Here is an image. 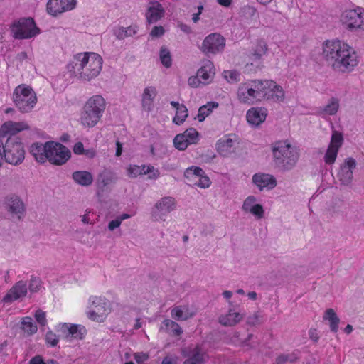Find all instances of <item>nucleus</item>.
I'll use <instances>...</instances> for the list:
<instances>
[{
  "label": "nucleus",
  "instance_id": "nucleus-61",
  "mask_svg": "<svg viewBox=\"0 0 364 364\" xmlns=\"http://www.w3.org/2000/svg\"><path fill=\"white\" fill-rule=\"evenodd\" d=\"M188 83L192 87H198L202 85L201 80L197 73L196 76H191L188 78Z\"/></svg>",
  "mask_w": 364,
  "mask_h": 364
},
{
  "label": "nucleus",
  "instance_id": "nucleus-37",
  "mask_svg": "<svg viewBox=\"0 0 364 364\" xmlns=\"http://www.w3.org/2000/svg\"><path fill=\"white\" fill-rule=\"evenodd\" d=\"M338 108L339 100L336 97H331L326 106L320 108L318 112L323 117L325 115H334L337 113Z\"/></svg>",
  "mask_w": 364,
  "mask_h": 364
},
{
  "label": "nucleus",
  "instance_id": "nucleus-32",
  "mask_svg": "<svg viewBox=\"0 0 364 364\" xmlns=\"http://www.w3.org/2000/svg\"><path fill=\"white\" fill-rule=\"evenodd\" d=\"M101 115L97 114L95 112L86 108L84 106L83 112L81 114V123L87 127H93L99 122Z\"/></svg>",
  "mask_w": 364,
  "mask_h": 364
},
{
  "label": "nucleus",
  "instance_id": "nucleus-2",
  "mask_svg": "<svg viewBox=\"0 0 364 364\" xmlns=\"http://www.w3.org/2000/svg\"><path fill=\"white\" fill-rule=\"evenodd\" d=\"M102 68V58L92 53L77 54L73 61L71 72L82 80L90 81L97 77Z\"/></svg>",
  "mask_w": 364,
  "mask_h": 364
},
{
  "label": "nucleus",
  "instance_id": "nucleus-53",
  "mask_svg": "<svg viewBox=\"0 0 364 364\" xmlns=\"http://www.w3.org/2000/svg\"><path fill=\"white\" fill-rule=\"evenodd\" d=\"M87 315L90 320L96 322H103L107 316L105 314H100L98 311L95 309L89 311Z\"/></svg>",
  "mask_w": 364,
  "mask_h": 364
},
{
  "label": "nucleus",
  "instance_id": "nucleus-51",
  "mask_svg": "<svg viewBox=\"0 0 364 364\" xmlns=\"http://www.w3.org/2000/svg\"><path fill=\"white\" fill-rule=\"evenodd\" d=\"M115 181V178L113 176L108 173H104L100 175L98 178V183L102 187L107 186Z\"/></svg>",
  "mask_w": 364,
  "mask_h": 364
},
{
  "label": "nucleus",
  "instance_id": "nucleus-64",
  "mask_svg": "<svg viewBox=\"0 0 364 364\" xmlns=\"http://www.w3.org/2000/svg\"><path fill=\"white\" fill-rule=\"evenodd\" d=\"M29 364H48V360L46 363L41 356L36 355L30 360Z\"/></svg>",
  "mask_w": 364,
  "mask_h": 364
},
{
  "label": "nucleus",
  "instance_id": "nucleus-36",
  "mask_svg": "<svg viewBox=\"0 0 364 364\" xmlns=\"http://www.w3.org/2000/svg\"><path fill=\"white\" fill-rule=\"evenodd\" d=\"M267 49V45L264 41H258L252 48L250 53L251 60L254 61L260 60L266 55Z\"/></svg>",
  "mask_w": 364,
  "mask_h": 364
},
{
  "label": "nucleus",
  "instance_id": "nucleus-25",
  "mask_svg": "<svg viewBox=\"0 0 364 364\" xmlns=\"http://www.w3.org/2000/svg\"><path fill=\"white\" fill-rule=\"evenodd\" d=\"M89 303L95 310L98 311L100 314L107 316L111 311L110 301L103 296H92L89 299Z\"/></svg>",
  "mask_w": 364,
  "mask_h": 364
},
{
  "label": "nucleus",
  "instance_id": "nucleus-38",
  "mask_svg": "<svg viewBox=\"0 0 364 364\" xmlns=\"http://www.w3.org/2000/svg\"><path fill=\"white\" fill-rule=\"evenodd\" d=\"M323 319L329 322L330 329L331 331L334 333L338 331L340 318L338 317L333 309H328L326 310L323 316Z\"/></svg>",
  "mask_w": 364,
  "mask_h": 364
},
{
  "label": "nucleus",
  "instance_id": "nucleus-34",
  "mask_svg": "<svg viewBox=\"0 0 364 364\" xmlns=\"http://www.w3.org/2000/svg\"><path fill=\"white\" fill-rule=\"evenodd\" d=\"M47 142L45 144L35 143L31 146V152L36 160L44 163L47 160Z\"/></svg>",
  "mask_w": 364,
  "mask_h": 364
},
{
  "label": "nucleus",
  "instance_id": "nucleus-59",
  "mask_svg": "<svg viewBox=\"0 0 364 364\" xmlns=\"http://www.w3.org/2000/svg\"><path fill=\"white\" fill-rule=\"evenodd\" d=\"M128 175L132 178H136L138 176H141V172H140L139 166L137 165H131L128 169Z\"/></svg>",
  "mask_w": 364,
  "mask_h": 364
},
{
  "label": "nucleus",
  "instance_id": "nucleus-9",
  "mask_svg": "<svg viewBox=\"0 0 364 364\" xmlns=\"http://www.w3.org/2000/svg\"><path fill=\"white\" fill-rule=\"evenodd\" d=\"M341 21L349 31H364V11L362 12L360 8L344 11Z\"/></svg>",
  "mask_w": 364,
  "mask_h": 364
},
{
  "label": "nucleus",
  "instance_id": "nucleus-26",
  "mask_svg": "<svg viewBox=\"0 0 364 364\" xmlns=\"http://www.w3.org/2000/svg\"><path fill=\"white\" fill-rule=\"evenodd\" d=\"M61 331L66 335L67 338L76 339H82L86 333V330L83 326L66 323L61 326Z\"/></svg>",
  "mask_w": 364,
  "mask_h": 364
},
{
  "label": "nucleus",
  "instance_id": "nucleus-23",
  "mask_svg": "<svg viewBox=\"0 0 364 364\" xmlns=\"http://www.w3.org/2000/svg\"><path fill=\"white\" fill-rule=\"evenodd\" d=\"M267 110L264 107H252L250 109L246 115L247 122L254 126H258L266 119Z\"/></svg>",
  "mask_w": 364,
  "mask_h": 364
},
{
  "label": "nucleus",
  "instance_id": "nucleus-8",
  "mask_svg": "<svg viewBox=\"0 0 364 364\" xmlns=\"http://www.w3.org/2000/svg\"><path fill=\"white\" fill-rule=\"evenodd\" d=\"M47 149V160L52 164H64L70 158V150L58 142L48 141Z\"/></svg>",
  "mask_w": 364,
  "mask_h": 364
},
{
  "label": "nucleus",
  "instance_id": "nucleus-47",
  "mask_svg": "<svg viewBox=\"0 0 364 364\" xmlns=\"http://www.w3.org/2000/svg\"><path fill=\"white\" fill-rule=\"evenodd\" d=\"M160 60L162 65L168 68L172 65V59L170 51L164 46L161 48L159 53Z\"/></svg>",
  "mask_w": 364,
  "mask_h": 364
},
{
  "label": "nucleus",
  "instance_id": "nucleus-63",
  "mask_svg": "<svg viewBox=\"0 0 364 364\" xmlns=\"http://www.w3.org/2000/svg\"><path fill=\"white\" fill-rule=\"evenodd\" d=\"M121 225V222L117 218L115 220L110 221L108 224V229L110 231L114 230L116 228H119Z\"/></svg>",
  "mask_w": 364,
  "mask_h": 364
},
{
  "label": "nucleus",
  "instance_id": "nucleus-17",
  "mask_svg": "<svg viewBox=\"0 0 364 364\" xmlns=\"http://www.w3.org/2000/svg\"><path fill=\"white\" fill-rule=\"evenodd\" d=\"M28 291L26 282L21 280L16 282L4 296V303H11L26 296Z\"/></svg>",
  "mask_w": 364,
  "mask_h": 364
},
{
  "label": "nucleus",
  "instance_id": "nucleus-42",
  "mask_svg": "<svg viewBox=\"0 0 364 364\" xmlns=\"http://www.w3.org/2000/svg\"><path fill=\"white\" fill-rule=\"evenodd\" d=\"M239 333L235 332L233 334V336L232 338V342L237 346H242V347H247L248 348H252L255 346L253 343H251L250 341H252L254 338V335L252 333L248 334L247 337L244 340H240L239 338Z\"/></svg>",
  "mask_w": 364,
  "mask_h": 364
},
{
  "label": "nucleus",
  "instance_id": "nucleus-50",
  "mask_svg": "<svg viewBox=\"0 0 364 364\" xmlns=\"http://www.w3.org/2000/svg\"><path fill=\"white\" fill-rule=\"evenodd\" d=\"M185 138L190 142L191 144L196 143L198 138V132L194 128L187 129L183 133Z\"/></svg>",
  "mask_w": 364,
  "mask_h": 364
},
{
  "label": "nucleus",
  "instance_id": "nucleus-22",
  "mask_svg": "<svg viewBox=\"0 0 364 364\" xmlns=\"http://www.w3.org/2000/svg\"><path fill=\"white\" fill-rule=\"evenodd\" d=\"M197 74L200 78L203 85L209 84L215 75L213 63L209 60H203L202 66L197 71Z\"/></svg>",
  "mask_w": 364,
  "mask_h": 364
},
{
  "label": "nucleus",
  "instance_id": "nucleus-60",
  "mask_svg": "<svg viewBox=\"0 0 364 364\" xmlns=\"http://www.w3.org/2000/svg\"><path fill=\"white\" fill-rule=\"evenodd\" d=\"M165 33V30L163 26H154L150 32V36L152 38H159L162 36Z\"/></svg>",
  "mask_w": 364,
  "mask_h": 364
},
{
  "label": "nucleus",
  "instance_id": "nucleus-4",
  "mask_svg": "<svg viewBox=\"0 0 364 364\" xmlns=\"http://www.w3.org/2000/svg\"><path fill=\"white\" fill-rule=\"evenodd\" d=\"M13 100L15 105L21 112L31 111L37 102L35 92L26 85H20L15 88Z\"/></svg>",
  "mask_w": 364,
  "mask_h": 364
},
{
  "label": "nucleus",
  "instance_id": "nucleus-29",
  "mask_svg": "<svg viewBox=\"0 0 364 364\" xmlns=\"http://www.w3.org/2000/svg\"><path fill=\"white\" fill-rule=\"evenodd\" d=\"M243 318V315L230 309L228 314H222L218 318V322L223 326H233Z\"/></svg>",
  "mask_w": 364,
  "mask_h": 364
},
{
  "label": "nucleus",
  "instance_id": "nucleus-24",
  "mask_svg": "<svg viewBox=\"0 0 364 364\" xmlns=\"http://www.w3.org/2000/svg\"><path fill=\"white\" fill-rule=\"evenodd\" d=\"M28 125L24 122H16L12 121H8L3 124L0 128L1 134H8L10 136H15V135L23 130L28 129Z\"/></svg>",
  "mask_w": 364,
  "mask_h": 364
},
{
  "label": "nucleus",
  "instance_id": "nucleus-19",
  "mask_svg": "<svg viewBox=\"0 0 364 364\" xmlns=\"http://www.w3.org/2000/svg\"><path fill=\"white\" fill-rule=\"evenodd\" d=\"M252 182L261 191L265 188L271 190L277 186L276 178L272 175L264 173L254 174Z\"/></svg>",
  "mask_w": 364,
  "mask_h": 364
},
{
  "label": "nucleus",
  "instance_id": "nucleus-16",
  "mask_svg": "<svg viewBox=\"0 0 364 364\" xmlns=\"http://www.w3.org/2000/svg\"><path fill=\"white\" fill-rule=\"evenodd\" d=\"M237 98L241 103L249 105H253L256 101H259L251 80L240 85L237 90Z\"/></svg>",
  "mask_w": 364,
  "mask_h": 364
},
{
  "label": "nucleus",
  "instance_id": "nucleus-18",
  "mask_svg": "<svg viewBox=\"0 0 364 364\" xmlns=\"http://www.w3.org/2000/svg\"><path fill=\"white\" fill-rule=\"evenodd\" d=\"M257 198L254 196H249L243 202L242 209L245 213H250L257 219L264 217V210L262 205L256 203Z\"/></svg>",
  "mask_w": 364,
  "mask_h": 364
},
{
  "label": "nucleus",
  "instance_id": "nucleus-11",
  "mask_svg": "<svg viewBox=\"0 0 364 364\" xmlns=\"http://www.w3.org/2000/svg\"><path fill=\"white\" fill-rule=\"evenodd\" d=\"M225 39L218 33L207 36L200 47V50L206 55H215L224 50Z\"/></svg>",
  "mask_w": 364,
  "mask_h": 364
},
{
  "label": "nucleus",
  "instance_id": "nucleus-46",
  "mask_svg": "<svg viewBox=\"0 0 364 364\" xmlns=\"http://www.w3.org/2000/svg\"><path fill=\"white\" fill-rule=\"evenodd\" d=\"M205 172L201 168L198 166H191L186 170L184 175L186 178L195 181L199 176H201Z\"/></svg>",
  "mask_w": 364,
  "mask_h": 364
},
{
  "label": "nucleus",
  "instance_id": "nucleus-62",
  "mask_svg": "<svg viewBox=\"0 0 364 364\" xmlns=\"http://www.w3.org/2000/svg\"><path fill=\"white\" fill-rule=\"evenodd\" d=\"M148 358L149 356L143 353H138L134 355V359L138 364H143Z\"/></svg>",
  "mask_w": 364,
  "mask_h": 364
},
{
  "label": "nucleus",
  "instance_id": "nucleus-58",
  "mask_svg": "<svg viewBox=\"0 0 364 364\" xmlns=\"http://www.w3.org/2000/svg\"><path fill=\"white\" fill-rule=\"evenodd\" d=\"M35 318L37 322L41 326H46L47 320L46 318V313L41 309H38L35 313Z\"/></svg>",
  "mask_w": 364,
  "mask_h": 364
},
{
  "label": "nucleus",
  "instance_id": "nucleus-55",
  "mask_svg": "<svg viewBox=\"0 0 364 364\" xmlns=\"http://www.w3.org/2000/svg\"><path fill=\"white\" fill-rule=\"evenodd\" d=\"M41 287V280L39 277H32L28 289L31 292H37L40 290V288Z\"/></svg>",
  "mask_w": 364,
  "mask_h": 364
},
{
  "label": "nucleus",
  "instance_id": "nucleus-1",
  "mask_svg": "<svg viewBox=\"0 0 364 364\" xmlns=\"http://www.w3.org/2000/svg\"><path fill=\"white\" fill-rule=\"evenodd\" d=\"M323 55L333 70L338 73H349L358 64L357 53L341 41H326L323 46Z\"/></svg>",
  "mask_w": 364,
  "mask_h": 364
},
{
  "label": "nucleus",
  "instance_id": "nucleus-52",
  "mask_svg": "<svg viewBox=\"0 0 364 364\" xmlns=\"http://www.w3.org/2000/svg\"><path fill=\"white\" fill-rule=\"evenodd\" d=\"M246 323L251 326L259 325L262 323V316L258 312H255L247 318Z\"/></svg>",
  "mask_w": 364,
  "mask_h": 364
},
{
  "label": "nucleus",
  "instance_id": "nucleus-35",
  "mask_svg": "<svg viewBox=\"0 0 364 364\" xmlns=\"http://www.w3.org/2000/svg\"><path fill=\"white\" fill-rule=\"evenodd\" d=\"M265 99L274 102H281L284 99V91L280 85L274 82V85H269Z\"/></svg>",
  "mask_w": 364,
  "mask_h": 364
},
{
  "label": "nucleus",
  "instance_id": "nucleus-27",
  "mask_svg": "<svg viewBox=\"0 0 364 364\" xmlns=\"http://www.w3.org/2000/svg\"><path fill=\"white\" fill-rule=\"evenodd\" d=\"M105 99L99 95L91 97L85 105L86 108L95 112L101 116H102V113L105 109Z\"/></svg>",
  "mask_w": 364,
  "mask_h": 364
},
{
  "label": "nucleus",
  "instance_id": "nucleus-13",
  "mask_svg": "<svg viewBox=\"0 0 364 364\" xmlns=\"http://www.w3.org/2000/svg\"><path fill=\"white\" fill-rule=\"evenodd\" d=\"M357 166V161L353 157H348L340 164L336 177L341 186H350L353 179V170Z\"/></svg>",
  "mask_w": 364,
  "mask_h": 364
},
{
  "label": "nucleus",
  "instance_id": "nucleus-49",
  "mask_svg": "<svg viewBox=\"0 0 364 364\" xmlns=\"http://www.w3.org/2000/svg\"><path fill=\"white\" fill-rule=\"evenodd\" d=\"M173 144L175 147L181 151L185 150L190 144V142L187 140V138H185L184 134H177L174 139Z\"/></svg>",
  "mask_w": 364,
  "mask_h": 364
},
{
  "label": "nucleus",
  "instance_id": "nucleus-43",
  "mask_svg": "<svg viewBox=\"0 0 364 364\" xmlns=\"http://www.w3.org/2000/svg\"><path fill=\"white\" fill-rule=\"evenodd\" d=\"M299 359L298 354L296 353H283L276 358V364H294Z\"/></svg>",
  "mask_w": 364,
  "mask_h": 364
},
{
  "label": "nucleus",
  "instance_id": "nucleus-41",
  "mask_svg": "<svg viewBox=\"0 0 364 364\" xmlns=\"http://www.w3.org/2000/svg\"><path fill=\"white\" fill-rule=\"evenodd\" d=\"M163 324L166 329L171 333L172 336H179L183 333V330L178 323L171 319H165Z\"/></svg>",
  "mask_w": 364,
  "mask_h": 364
},
{
  "label": "nucleus",
  "instance_id": "nucleus-12",
  "mask_svg": "<svg viewBox=\"0 0 364 364\" xmlns=\"http://www.w3.org/2000/svg\"><path fill=\"white\" fill-rule=\"evenodd\" d=\"M182 355L184 358L183 364H206L209 358L206 351L199 344L183 348Z\"/></svg>",
  "mask_w": 364,
  "mask_h": 364
},
{
  "label": "nucleus",
  "instance_id": "nucleus-20",
  "mask_svg": "<svg viewBox=\"0 0 364 364\" xmlns=\"http://www.w3.org/2000/svg\"><path fill=\"white\" fill-rule=\"evenodd\" d=\"M196 314V311L188 304L176 306L171 309V316L176 321H187Z\"/></svg>",
  "mask_w": 364,
  "mask_h": 364
},
{
  "label": "nucleus",
  "instance_id": "nucleus-57",
  "mask_svg": "<svg viewBox=\"0 0 364 364\" xmlns=\"http://www.w3.org/2000/svg\"><path fill=\"white\" fill-rule=\"evenodd\" d=\"M46 343L50 344L51 346H55L58 343V336L53 331H48L46 335Z\"/></svg>",
  "mask_w": 364,
  "mask_h": 364
},
{
  "label": "nucleus",
  "instance_id": "nucleus-31",
  "mask_svg": "<svg viewBox=\"0 0 364 364\" xmlns=\"http://www.w3.org/2000/svg\"><path fill=\"white\" fill-rule=\"evenodd\" d=\"M251 82L259 101L265 99L269 85H274L272 80H253Z\"/></svg>",
  "mask_w": 364,
  "mask_h": 364
},
{
  "label": "nucleus",
  "instance_id": "nucleus-54",
  "mask_svg": "<svg viewBox=\"0 0 364 364\" xmlns=\"http://www.w3.org/2000/svg\"><path fill=\"white\" fill-rule=\"evenodd\" d=\"M223 75L229 82H235L240 80V73L236 70H225Z\"/></svg>",
  "mask_w": 364,
  "mask_h": 364
},
{
  "label": "nucleus",
  "instance_id": "nucleus-45",
  "mask_svg": "<svg viewBox=\"0 0 364 364\" xmlns=\"http://www.w3.org/2000/svg\"><path fill=\"white\" fill-rule=\"evenodd\" d=\"M140 172H141V175L149 174L148 178L149 179H156L160 176V172L158 169L155 168L151 165H141L139 166Z\"/></svg>",
  "mask_w": 364,
  "mask_h": 364
},
{
  "label": "nucleus",
  "instance_id": "nucleus-3",
  "mask_svg": "<svg viewBox=\"0 0 364 364\" xmlns=\"http://www.w3.org/2000/svg\"><path fill=\"white\" fill-rule=\"evenodd\" d=\"M274 165L283 171L291 170L299 159V149L287 141H279L272 146Z\"/></svg>",
  "mask_w": 364,
  "mask_h": 364
},
{
  "label": "nucleus",
  "instance_id": "nucleus-7",
  "mask_svg": "<svg viewBox=\"0 0 364 364\" xmlns=\"http://www.w3.org/2000/svg\"><path fill=\"white\" fill-rule=\"evenodd\" d=\"M177 201L171 196H164L158 200L151 209V218L155 221H165L168 214L176 210Z\"/></svg>",
  "mask_w": 364,
  "mask_h": 364
},
{
  "label": "nucleus",
  "instance_id": "nucleus-14",
  "mask_svg": "<svg viewBox=\"0 0 364 364\" xmlns=\"http://www.w3.org/2000/svg\"><path fill=\"white\" fill-rule=\"evenodd\" d=\"M343 142V137L341 133L338 131H333L331 142L324 155V161L326 164H333L337 158L339 149Z\"/></svg>",
  "mask_w": 364,
  "mask_h": 364
},
{
  "label": "nucleus",
  "instance_id": "nucleus-28",
  "mask_svg": "<svg viewBox=\"0 0 364 364\" xmlns=\"http://www.w3.org/2000/svg\"><path fill=\"white\" fill-rule=\"evenodd\" d=\"M157 95V91L155 87H146L143 92L141 96V105L143 108L147 111L152 110L154 107V100Z\"/></svg>",
  "mask_w": 364,
  "mask_h": 364
},
{
  "label": "nucleus",
  "instance_id": "nucleus-48",
  "mask_svg": "<svg viewBox=\"0 0 364 364\" xmlns=\"http://www.w3.org/2000/svg\"><path fill=\"white\" fill-rule=\"evenodd\" d=\"M188 114V109L186 107L183 105L181 106L180 108H178L176 112V115L173 117V122L176 124H181L187 118Z\"/></svg>",
  "mask_w": 364,
  "mask_h": 364
},
{
  "label": "nucleus",
  "instance_id": "nucleus-40",
  "mask_svg": "<svg viewBox=\"0 0 364 364\" xmlns=\"http://www.w3.org/2000/svg\"><path fill=\"white\" fill-rule=\"evenodd\" d=\"M218 103L215 102H209L206 105L201 106L198 109L197 119L199 122L205 120L214 108L218 107Z\"/></svg>",
  "mask_w": 364,
  "mask_h": 364
},
{
  "label": "nucleus",
  "instance_id": "nucleus-5",
  "mask_svg": "<svg viewBox=\"0 0 364 364\" xmlns=\"http://www.w3.org/2000/svg\"><path fill=\"white\" fill-rule=\"evenodd\" d=\"M25 157L23 144L16 136H9L4 144V158L6 162L17 166L21 164Z\"/></svg>",
  "mask_w": 364,
  "mask_h": 364
},
{
  "label": "nucleus",
  "instance_id": "nucleus-10",
  "mask_svg": "<svg viewBox=\"0 0 364 364\" xmlns=\"http://www.w3.org/2000/svg\"><path fill=\"white\" fill-rule=\"evenodd\" d=\"M2 208L12 217L22 220L26 211L23 200L16 194L6 196L3 200Z\"/></svg>",
  "mask_w": 364,
  "mask_h": 364
},
{
  "label": "nucleus",
  "instance_id": "nucleus-39",
  "mask_svg": "<svg viewBox=\"0 0 364 364\" xmlns=\"http://www.w3.org/2000/svg\"><path fill=\"white\" fill-rule=\"evenodd\" d=\"M138 27L130 26L129 27H119L114 29V34L119 40H123L127 37L133 36L137 33Z\"/></svg>",
  "mask_w": 364,
  "mask_h": 364
},
{
  "label": "nucleus",
  "instance_id": "nucleus-30",
  "mask_svg": "<svg viewBox=\"0 0 364 364\" xmlns=\"http://www.w3.org/2000/svg\"><path fill=\"white\" fill-rule=\"evenodd\" d=\"M235 141L230 137L225 136L219 139L216 144V149L220 155L227 157L233 153Z\"/></svg>",
  "mask_w": 364,
  "mask_h": 364
},
{
  "label": "nucleus",
  "instance_id": "nucleus-15",
  "mask_svg": "<svg viewBox=\"0 0 364 364\" xmlns=\"http://www.w3.org/2000/svg\"><path fill=\"white\" fill-rule=\"evenodd\" d=\"M76 5L77 0H48L46 10L50 15L57 16L64 12L74 9Z\"/></svg>",
  "mask_w": 364,
  "mask_h": 364
},
{
  "label": "nucleus",
  "instance_id": "nucleus-21",
  "mask_svg": "<svg viewBox=\"0 0 364 364\" xmlns=\"http://www.w3.org/2000/svg\"><path fill=\"white\" fill-rule=\"evenodd\" d=\"M164 9L159 2H150L146 12V23L148 24L156 23L164 16Z\"/></svg>",
  "mask_w": 364,
  "mask_h": 364
},
{
  "label": "nucleus",
  "instance_id": "nucleus-33",
  "mask_svg": "<svg viewBox=\"0 0 364 364\" xmlns=\"http://www.w3.org/2000/svg\"><path fill=\"white\" fill-rule=\"evenodd\" d=\"M72 178L76 183L82 186H89L93 182L92 173L86 171H77L73 172Z\"/></svg>",
  "mask_w": 364,
  "mask_h": 364
},
{
  "label": "nucleus",
  "instance_id": "nucleus-6",
  "mask_svg": "<svg viewBox=\"0 0 364 364\" xmlns=\"http://www.w3.org/2000/svg\"><path fill=\"white\" fill-rule=\"evenodd\" d=\"M11 31L13 37L16 39L31 38L36 36L40 31L32 18H21L14 22Z\"/></svg>",
  "mask_w": 364,
  "mask_h": 364
},
{
  "label": "nucleus",
  "instance_id": "nucleus-44",
  "mask_svg": "<svg viewBox=\"0 0 364 364\" xmlns=\"http://www.w3.org/2000/svg\"><path fill=\"white\" fill-rule=\"evenodd\" d=\"M21 328L28 335H32L37 331V326L33 323L32 318L24 317L21 321Z\"/></svg>",
  "mask_w": 364,
  "mask_h": 364
},
{
  "label": "nucleus",
  "instance_id": "nucleus-56",
  "mask_svg": "<svg viewBox=\"0 0 364 364\" xmlns=\"http://www.w3.org/2000/svg\"><path fill=\"white\" fill-rule=\"evenodd\" d=\"M194 184L202 188H205L210 186V181L209 178L205 175L199 176L197 180L194 181Z\"/></svg>",
  "mask_w": 364,
  "mask_h": 364
}]
</instances>
